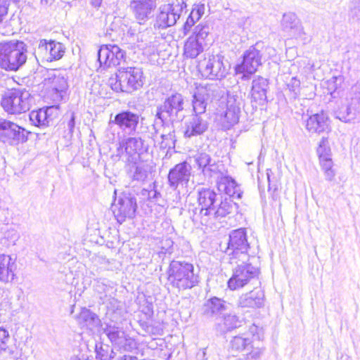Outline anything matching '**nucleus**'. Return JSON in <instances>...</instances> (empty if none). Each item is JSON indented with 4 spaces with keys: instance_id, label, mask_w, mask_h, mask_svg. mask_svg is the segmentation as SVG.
I'll return each mask as SVG.
<instances>
[{
    "instance_id": "09e8293b",
    "label": "nucleus",
    "mask_w": 360,
    "mask_h": 360,
    "mask_svg": "<svg viewBox=\"0 0 360 360\" xmlns=\"http://www.w3.org/2000/svg\"><path fill=\"white\" fill-rule=\"evenodd\" d=\"M221 173L219 165L214 160L210 162L208 167L205 168L204 175L207 176H212L214 174Z\"/></svg>"
},
{
    "instance_id": "8fccbe9b",
    "label": "nucleus",
    "mask_w": 360,
    "mask_h": 360,
    "mask_svg": "<svg viewBox=\"0 0 360 360\" xmlns=\"http://www.w3.org/2000/svg\"><path fill=\"white\" fill-rule=\"evenodd\" d=\"M141 193L142 195L147 196L148 200L153 202L157 201L158 199L161 196L160 193L154 188L150 190L143 189Z\"/></svg>"
},
{
    "instance_id": "dca6fc26",
    "label": "nucleus",
    "mask_w": 360,
    "mask_h": 360,
    "mask_svg": "<svg viewBox=\"0 0 360 360\" xmlns=\"http://www.w3.org/2000/svg\"><path fill=\"white\" fill-rule=\"evenodd\" d=\"M26 130L16 123L0 119V140L9 145H17L27 141Z\"/></svg>"
},
{
    "instance_id": "3c124183",
    "label": "nucleus",
    "mask_w": 360,
    "mask_h": 360,
    "mask_svg": "<svg viewBox=\"0 0 360 360\" xmlns=\"http://www.w3.org/2000/svg\"><path fill=\"white\" fill-rule=\"evenodd\" d=\"M196 21H198V20H195L193 17H191V15H189L183 27L184 35H186L188 34V32L190 31L191 28L194 25Z\"/></svg>"
},
{
    "instance_id": "393cba45",
    "label": "nucleus",
    "mask_w": 360,
    "mask_h": 360,
    "mask_svg": "<svg viewBox=\"0 0 360 360\" xmlns=\"http://www.w3.org/2000/svg\"><path fill=\"white\" fill-rule=\"evenodd\" d=\"M305 122V127L310 133L320 134L329 129L328 117L323 111L310 115Z\"/></svg>"
},
{
    "instance_id": "7ed1b4c3",
    "label": "nucleus",
    "mask_w": 360,
    "mask_h": 360,
    "mask_svg": "<svg viewBox=\"0 0 360 360\" xmlns=\"http://www.w3.org/2000/svg\"><path fill=\"white\" fill-rule=\"evenodd\" d=\"M110 85L116 92L131 94L143 85V71L137 67L120 68L115 78H110Z\"/></svg>"
},
{
    "instance_id": "bb28decb",
    "label": "nucleus",
    "mask_w": 360,
    "mask_h": 360,
    "mask_svg": "<svg viewBox=\"0 0 360 360\" xmlns=\"http://www.w3.org/2000/svg\"><path fill=\"white\" fill-rule=\"evenodd\" d=\"M68 84L67 79L61 75H54L51 79V96L53 101L60 102L65 100L67 98V91Z\"/></svg>"
},
{
    "instance_id": "e2e57ef3",
    "label": "nucleus",
    "mask_w": 360,
    "mask_h": 360,
    "mask_svg": "<svg viewBox=\"0 0 360 360\" xmlns=\"http://www.w3.org/2000/svg\"><path fill=\"white\" fill-rule=\"evenodd\" d=\"M53 1V0H41V4L46 5L51 4Z\"/></svg>"
},
{
    "instance_id": "ddd939ff",
    "label": "nucleus",
    "mask_w": 360,
    "mask_h": 360,
    "mask_svg": "<svg viewBox=\"0 0 360 360\" xmlns=\"http://www.w3.org/2000/svg\"><path fill=\"white\" fill-rule=\"evenodd\" d=\"M112 211L120 224L127 218H132L137 208L136 199L130 193L123 192L116 197L112 204Z\"/></svg>"
},
{
    "instance_id": "f8f14e48",
    "label": "nucleus",
    "mask_w": 360,
    "mask_h": 360,
    "mask_svg": "<svg viewBox=\"0 0 360 360\" xmlns=\"http://www.w3.org/2000/svg\"><path fill=\"white\" fill-rule=\"evenodd\" d=\"M260 44L257 43L245 51L243 56V61L236 66L237 74H243L242 79H248L262 65V54L259 49Z\"/></svg>"
},
{
    "instance_id": "423d86ee",
    "label": "nucleus",
    "mask_w": 360,
    "mask_h": 360,
    "mask_svg": "<svg viewBox=\"0 0 360 360\" xmlns=\"http://www.w3.org/2000/svg\"><path fill=\"white\" fill-rule=\"evenodd\" d=\"M232 89L227 92L226 102H221V105L218 109L217 114L220 116L222 127L225 129H229L237 124L239 120L240 105L242 104L241 91L238 87Z\"/></svg>"
},
{
    "instance_id": "ea45409f",
    "label": "nucleus",
    "mask_w": 360,
    "mask_h": 360,
    "mask_svg": "<svg viewBox=\"0 0 360 360\" xmlns=\"http://www.w3.org/2000/svg\"><path fill=\"white\" fill-rule=\"evenodd\" d=\"M150 167L145 163L139 165L136 164L134 171H131V177L133 181L143 182L146 181L148 176Z\"/></svg>"
},
{
    "instance_id": "13d9d810",
    "label": "nucleus",
    "mask_w": 360,
    "mask_h": 360,
    "mask_svg": "<svg viewBox=\"0 0 360 360\" xmlns=\"http://www.w3.org/2000/svg\"><path fill=\"white\" fill-rule=\"evenodd\" d=\"M6 237L10 238L13 242H15L19 238V234L16 231L12 229L7 232Z\"/></svg>"
},
{
    "instance_id": "39448f33",
    "label": "nucleus",
    "mask_w": 360,
    "mask_h": 360,
    "mask_svg": "<svg viewBox=\"0 0 360 360\" xmlns=\"http://www.w3.org/2000/svg\"><path fill=\"white\" fill-rule=\"evenodd\" d=\"M184 96L179 93L172 94L157 106L155 116L162 126L181 121L184 117Z\"/></svg>"
},
{
    "instance_id": "0eeeda50",
    "label": "nucleus",
    "mask_w": 360,
    "mask_h": 360,
    "mask_svg": "<svg viewBox=\"0 0 360 360\" xmlns=\"http://www.w3.org/2000/svg\"><path fill=\"white\" fill-rule=\"evenodd\" d=\"M31 101V95L25 89H13L3 96L1 105L8 114L17 115L29 110Z\"/></svg>"
},
{
    "instance_id": "c9c22d12",
    "label": "nucleus",
    "mask_w": 360,
    "mask_h": 360,
    "mask_svg": "<svg viewBox=\"0 0 360 360\" xmlns=\"http://www.w3.org/2000/svg\"><path fill=\"white\" fill-rule=\"evenodd\" d=\"M94 290L99 295V298L105 302L111 297L113 288L108 283L105 279L99 278L95 280Z\"/></svg>"
},
{
    "instance_id": "0e129e2a",
    "label": "nucleus",
    "mask_w": 360,
    "mask_h": 360,
    "mask_svg": "<svg viewBox=\"0 0 360 360\" xmlns=\"http://www.w3.org/2000/svg\"><path fill=\"white\" fill-rule=\"evenodd\" d=\"M165 243H167V245H168L169 246L173 244V242L170 240H166Z\"/></svg>"
},
{
    "instance_id": "774afa93",
    "label": "nucleus",
    "mask_w": 360,
    "mask_h": 360,
    "mask_svg": "<svg viewBox=\"0 0 360 360\" xmlns=\"http://www.w3.org/2000/svg\"><path fill=\"white\" fill-rule=\"evenodd\" d=\"M12 359H13V360H15V356H13V357H12Z\"/></svg>"
},
{
    "instance_id": "4be33fe9",
    "label": "nucleus",
    "mask_w": 360,
    "mask_h": 360,
    "mask_svg": "<svg viewBox=\"0 0 360 360\" xmlns=\"http://www.w3.org/2000/svg\"><path fill=\"white\" fill-rule=\"evenodd\" d=\"M282 30L296 39H300L305 43L309 41L304 31V27L296 15L292 13H285L281 20Z\"/></svg>"
},
{
    "instance_id": "20e7f679",
    "label": "nucleus",
    "mask_w": 360,
    "mask_h": 360,
    "mask_svg": "<svg viewBox=\"0 0 360 360\" xmlns=\"http://www.w3.org/2000/svg\"><path fill=\"white\" fill-rule=\"evenodd\" d=\"M220 194L210 188H200L198 190V207L189 210L192 220L202 225H207L211 221V212L219 201Z\"/></svg>"
},
{
    "instance_id": "4468645a",
    "label": "nucleus",
    "mask_w": 360,
    "mask_h": 360,
    "mask_svg": "<svg viewBox=\"0 0 360 360\" xmlns=\"http://www.w3.org/2000/svg\"><path fill=\"white\" fill-rule=\"evenodd\" d=\"M142 149L143 140L140 137H128L120 143L115 156L127 164L136 165Z\"/></svg>"
},
{
    "instance_id": "1a4fd4ad",
    "label": "nucleus",
    "mask_w": 360,
    "mask_h": 360,
    "mask_svg": "<svg viewBox=\"0 0 360 360\" xmlns=\"http://www.w3.org/2000/svg\"><path fill=\"white\" fill-rule=\"evenodd\" d=\"M238 261L240 263L237 264L232 276L228 281V287L232 290L244 287L252 279L257 278L259 272L257 268L248 262L249 260L238 259Z\"/></svg>"
},
{
    "instance_id": "4c0bfd02",
    "label": "nucleus",
    "mask_w": 360,
    "mask_h": 360,
    "mask_svg": "<svg viewBox=\"0 0 360 360\" xmlns=\"http://www.w3.org/2000/svg\"><path fill=\"white\" fill-rule=\"evenodd\" d=\"M162 127H164V129L163 132L160 134V137L162 139V141L160 143V148L169 149L174 148L176 141L174 130L172 129V127H171L169 124Z\"/></svg>"
},
{
    "instance_id": "052dcab7",
    "label": "nucleus",
    "mask_w": 360,
    "mask_h": 360,
    "mask_svg": "<svg viewBox=\"0 0 360 360\" xmlns=\"http://www.w3.org/2000/svg\"><path fill=\"white\" fill-rule=\"evenodd\" d=\"M338 360H352V359L347 354H341V355L338 357Z\"/></svg>"
},
{
    "instance_id": "f3484780",
    "label": "nucleus",
    "mask_w": 360,
    "mask_h": 360,
    "mask_svg": "<svg viewBox=\"0 0 360 360\" xmlns=\"http://www.w3.org/2000/svg\"><path fill=\"white\" fill-rule=\"evenodd\" d=\"M125 52L115 44L102 45L98 51V60L103 70L120 65Z\"/></svg>"
},
{
    "instance_id": "603ef678",
    "label": "nucleus",
    "mask_w": 360,
    "mask_h": 360,
    "mask_svg": "<svg viewBox=\"0 0 360 360\" xmlns=\"http://www.w3.org/2000/svg\"><path fill=\"white\" fill-rule=\"evenodd\" d=\"M259 327L255 324H252L249 327L248 330L247 332L244 333L243 334H248V337H249V338L251 335L252 336L251 339L253 340L256 336L257 337V338H259Z\"/></svg>"
},
{
    "instance_id": "c85d7f7f",
    "label": "nucleus",
    "mask_w": 360,
    "mask_h": 360,
    "mask_svg": "<svg viewBox=\"0 0 360 360\" xmlns=\"http://www.w3.org/2000/svg\"><path fill=\"white\" fill-rule=\"evenodd\" d=\"M264 293L262 290H255L243 294L238 299L240 307L259 308L264 305Z\"/></svg>"
},
{
    "instance_id": "a211bd4d",
    "label": "nucleus",
    "mask_w": 360,
    "mask_h": 360,
    "mask_svg": "<svg viewBox=\"0 0 360 360\" xmlns=\"http://www.w3.org/2000/svg\"><path fill=\"white\" fill-rule=\"evenodd\" d=\"M65 51V46L55 40L40 39L37 47V54L42 59L51 62L60 59Z\"/></svg>"
},
{
    "instance_id": "e433bc0d",
    "label": "nucleus",
    "mask_w": 360,
    "mask_h": 360,
    "mask_svg": "<svg viewBox=\"0 0 360 360\" xmlns=\"http://www.w3.org/2000/svg\"><path fill=\"white\" fill-rule=\"evenodd\" d=\"M131 8L133 10L136 19L141 24V21L147 20L152 15L156 7L131 3Z\"/></svg>"
},
{
    "instance_id": "c756f323",
    "label": "nucleus",
    "mask_w": 360,
    "mask_h": 360,
    "mask_svg": "<svg viewBox=\"0 0 360 360\" xmlns=\"http://www.w3.org/2000/svg\"><path fill=\"white\" fill-rule=\"evenodd\" d=\"M226 309V302L217 297H213L207 300L202 307L203 315L209 318H217Z\"/></svg>"
},
{
    "instance_id": "9b49d317",
    "label": "nucleus",
    "mask_w": 360,
    "mask_h": 360,
    "mask_svg": "<svg viewBox=\"0 0 360 360\" xmlns=\"http://www.w3.org/2000/svg\"><path fill=\"white\" fill-rule=\"evenodd\" d=\"M250 243L248 241L246 229L244 228L233 230L229 233V240L226 252L232 255V259L249 260L248 250Z\"/></svg>"
},
{
    "instance_id": "f257e3e1",
    "label": "nucleus",
    "mask_w": 360,
    "mask_h": 360,
    "mask_svg": "<svg viewBox=\"0 0 360 360\" xmlns=\"http://www.w3.org/2000/svg\"><path fill=\"white\" fill-rule=\"evenodd\" d=\"M167 276L170 285L179 290L191 289L200 282L198 273L195 272L194 266L185 261L172 260L167 270Z\"/></svg>"
},
{
    "instance_id": "6e6d98bb",
    "label": "nucleus",
    "mask_w": 360,
    "mask_h": 360,
    "mask_svg": "<svg viewBox=\"0 0 360 360\" xmlns=\"http://www.w3.org/2000/svg\"><path fill=\"white\" fill-rule=\"evenodd\" d=\"M156 1L157 0H132V1L131 3L138 4L139 5H141V4L148 5L150 6L156 7L157 6Z\"/></svg>"
},
{
    "instance_id": "37998d69",
    "label": "nucleus",
    "mask_w": 360,
    "mask_h": 360,
    "mask_svg": "<svg viewBox=\"0 0 360 360\" xmlns=\"http://www.w3.org/2000/svg\"><path fill=\"white\" fill-rule=\"evenodd\" d=\"M334 113L335 117L342 122H347L351 119V108L347 104H342Z\"/></svg>"
},
{
    "instance_id": "49530a36",
    "label": "nucleus",
    "mask_w": 360,
    "mask_h": 360,
    "mask_svg": "<svg viewBox=\"0 0 360 360\" xmlns=\"http://www.w3.org/2000/svg\"><path fill=\"white\" fill-rule=\"evenodd\" d=\"M210 30L208 25L199 24L195 27L193 34L191 37H196L198 41H201L203 43L210 33Z\"/></svg>"
},
{
    "instance_id": "aec40b11",
    "label": "nucleus",
    "mask_w": 360,
    "mask_h": 360,
    "mask_svg": "<svg viewBox=\"0 0 360 360\" xmlns=\"http://www.w3.org/2000/svg\"><path fill=\"white\" fill-rule=\"evenodd\" d=\"M181 8L173 4H165L159 8V13L156 17L155 25L160 29H165L176 24L180 18Z\"/></svg>"
},
{
    "instance_id": "79ce46f5",
    "label": "nucleus",
    "mask_w": 360,
    "mask_h": 360,
    "mask_svg": "<svg viewBox=\"0 0 360 360\" xmlns=\"http://www.w3.org/2000/svg\"><path fill=\"white\" fill-rule=\"evenodd\" d=\"M316 151L319 159L331 157V149L327 137H322Z\"/></svg>"
},
{
    "instance_id": "58836bf2",
    "label": "nucleus",
    "mask_w": 360,
    "mask_h": 360,
    "mask_svg": "<svg viewBox=\"0 0 360 360\" xmlns=\"http://www.w3.org/2000/svg\"><path fill=\"white\" fill-rule=\"evenodd\" d=\"M104 333L108 336L112 343L122 345L125 340V333L121 328L115 326H107Z\"/></svg>"
},
{
    "instance_id": "9d476101",
    "label": "nucleus",
    "mask_w": 360,
    "mask_h": 360,
    "mask_svg": "<svg viewBox=\"0 0 360 360\" xmlns=\"http://www.w3.org/2000/svg\"><path fill=\"white\" fill-rule=\"evenodd\" d=\"M224 57L219 55H209L198 63V70L201 75L210 79H221L229 72V67L224 65Z\"/></svg>"
},
{
    "instance_id": "864d4df0",
    "label": "nucleus",
    "mask_w": 360,
    "mask_h": 360,
    "mask_svg": "<svg viewBox=\"0 0 360 360\" xmlns=\"http://www.w3.org/2000/svg\"><path fill=\"white\" fill-rule=\"evenodd\" d=\"M8 4L5 1L0 0V22L3 21L8 13Z\"/></svg>"
},
{
    "instance_id": "a18cd8bd",
    "label": "nucleus",
    "mask_w": 360,
    "mask_h": 360,
    "mask_svg": "<svg viewBox=\"0 0 360 360\" xmlns=\"http://www.w3.org/2000/svg\"><path fill=\"white\" fill-rule=\"evenodd\" d=\"M320 163L325 172L326 179L331 181L335 176L334 171L332 169L333 162L331 157L320 158Z\"/></svg>"
},
{
    "instance_id": "412c9836",
    "label": "nucleus",
    "mask_w": 360,
    "mask_h": 360,
    "mask_svg": "<svg viewBox=\"0 0 360 360\" xmlns=\"http://www.w3.org/2000/svg\"><path fill=\"white\" fill-rule=\"evenodd\" d=\"M191 174V166L187 162L176 165L168 174V182L171 188L176 190L179 185H187Z\"/></svg>"
},
{
    "instance_id": "de8ad7c7",
    "label": "nucleus",
    "mask_w": 360,
    "mask_h": 360,
    "mask_svg": "<svg viewBox=\"0 0 360 360\" xmlns=\"http://www.w3.org/2000/svg\"><path fill=\"white\" fill-rule=\"evenodd\" d=\"M205 6L203 4H194L193 8L190 13L191 17L199 20L205 13Z\"/></svg>"
},
{
    "instance_id": "bf43d9fd",
    "label": "nucleus",
    "mask_w": 360,
    "mask_h": 360,
    "mask_svg": "<svg viewBox=\"0 0 360 360\" xmlns=\"http://www.w3.org/2000/svg\"><path fill=\"white\" fill-rule=\"evenodd\" d=\"M118 360H137V358L136 356L124 355L123 356L120 357Z\"/></svg>"
},
{
    "instance_id": "473e14b6",
    "label": "nucleus",
    "mask_w": 360,
    "mask_h": 360,
    "mask_svg": "<svg viewBox=\"0 0 360 360\" xmlns=\"http://www.w3.org/2000/svg\"><path fill=\"white\" fill-rule=\"evenodd\" d=\"M240 321L237 316L226 314L223 316L216 324V330L220 333H224L240 326Z\"/></svg>"
},
{
    "instance_id": "a878e982",
    "label": "nucleus",
    "mask_w": 360,
    "mask_h": 360,
    "mask_svg": "<svg viewBox=\"0 0 360 360\" xmlns=\"http://www.w3.org/2000/svg\"><path fill=\"white\" fill-rule=\"evenodd\" d=\"M56 109L53 106L46 108H40L37 110H32L30 113L31 123L38 127H48L53 120V112Z\"/></svg>"
},
{
    "instance_id": "2f4dec72",
    "label": "nucleus",
    "mask_w": 360,
    "mask_h": 360,
    "mask_svg": "<svg viewBox=\"0 0 360 360\" xmlns=\"http://www.w3.org/2000/svg\"><path fill=\"white\" fill-rule=\"evenodd\" d=\"M218 189L224 191L230 197L240 198L242 195L236 181L228 176L221 177L218 182Z\"/></svg>"
},
{
    "instance_id": "6ab92c4d",
    "label": "nucleus",
    "mask_w": 360,
    "mask_h": 360,
    "mask_svg": "<svg viewBox=\"0 0 360 360\" xmlns=\"http://www.w3.org/2000/svg\"><path fill=\"white\" fill-rule=\"evenodd\" d=\"M139 120L140 115L138 113L129 110H122L115 115L113 119L110 117L108 125L116 124L122 131L130 134L136 131Z\"/></svg>"
},
{
    "instance_id": "5fc2aeb1",
    "label": "nucleus",
    "mask_w": 360,
    "mask_h": 360,
    "mask_svg": "<svg viewBox=\"0 0 360 360\" xmlns=\"http://www.w3.org/2000/svg\"><path fill=\"white\" fill-rule=\"evenodd\" d=\"M300 86V82L297 77H292L288 84V88L290 91L295 92Z\"/></svg>"
},
{
    "instance_id": "cd10ccee",
    "label": "nucleus",
    "mask_w": 360,
    "mask_h": 360,
    "mask_svg": "<svg viewBox=\"0 0 360 360\" xmlns=\"http://www.w3.org/2000/svg\"><path fill=\"white\" fill-rule=\"evenodd\" d=\"M208 129V122L202 115H193L186 124L184 136L187 138L202 134Z\"/></svg>"
},
{
    "instance_id": "6e6552de",
    "label": "nucleus",
    "mask_w": 360,
    "mask_h": 360,
    "mask_svg": "<svg viewBox=\"0 0 360 360\" xmlns=\"http://www.w3.org/2000/svg\"><path fill=\"white\" fill-rule=\"evenodd\" d=\"M223 91L217 84H208L199 85L193 95L192 105L194 115H202L210 99H217L223 94Z\"/></svg>"
},
{
    "instance_id": "f03ea898",
    "label": "nucleus",
    "mask_w": 360,
    "mask_h": 360,
    "mask_svg": "<svg viewBox=\"0 0 360 360\" xmlns=\"http://www.w3.org/2000/svg\"><path fill=\"white\" fill-rule=\"evenodd\" d=\"M27 46L22 41L0 43V68L16 72L27 60Z\"/></svg>"
},
{
    "instance_id": "72a5a7b5",
    "label": "nucleus",
    "mask_w": 360,
    "mask_h": 360,
    "mask_svg": "<svg viewBox=\"0 0 360 360\" xmlns=\"http://www.w3.org/2000/svg\"><path fill=\"white\" fill-rule=\"evenodd\" d=\"M203 43L196 37H190L184 44V54L186 58H195L203 51Z\"/></svg>"
},
{
    "instance_id": "69168bd1",
    "label": "nucleus",
    "mask_w": 360,
    "mask_h": 360,
    "mask_svg": "<svg viewBox=\"0 0 360 360\" xmlns=\"http://www.w3.org/2000/svg\"><path fill=\"white\" fill-rule=\"evenodd\" d=\"M266 175H267L268 181L270 184V175H269V172H267Z\"/></svg>"
},
{
    "instance_id": "5701e85b",
    "label": "nucleus",
    "mask_w": 360,
    "mask_h": 360,
    "mask_svg": "<svg viewBox=\"0 0 360 360\" xmlns=\"http://www.w3.org/2000/svg\"><path fill=\"white\" fill-rule=\"evenodd\" d=\"M269 89L268 79L257 77L252 80L251 88V102L263 105L266 101V92Z\"/></svg>"
},
{
    "instance_id": "4d7b16f0",
    "label": "nucleus",
    "mask_w": 360,
    "mask_h": 360,
    "mask_svg": "<svg viewBox=\"0 0 360 360\" xmlns=\"http://www.w3.org/2000/svg\"><path fill=\"white\" fill-rule=\"evenodd\" d=\"M75 126V115L74 112L70 113V120L68 122V128L70 134L73 133Z\"/></svg>"
},
{
    "instance_id": "f704fd0d",
    "label": "nucleus",
    "mask_w": 360,
    "mask_h": 360,
    "mask_svg": "<svg viewBox=\"0 0 360 360\" xmlns=\"http://www.w3.org/2000/svg\"><path fill=\"white\" fill-rule=\"evenodd\" d=\"M233 209V204L230 200L225 199L224 200H221V198H219V201L216 204V205L213 208V211L211 212V220L212 219H220L227 214L231 212Z\"/></svg>"
},
{
    "instance_id": "338daca9",
    "label": "nucleus",
    "mask_w": 360,
    "mask_h": 360,
    "mask_svg": "<svg viewBox=\"0 0 360 360\" xmlns=\"http://www.w3.org/2000/svg\"><path fill=\"white\" fill-rule=\"evenodd\" d=\"M112 354H114V352H113V351H112V350H111V354H110V359L113 358Z\"/></svg>"
},
{
    "instance_id": "680f3d73",
    "label": "nucleus",
    "mask_w": 360,
    "mask_h": 360,
    "mask_svg": "<svg viewBox=\"0 0 360 360\" xmlns=\"http://www.w3.org/2000/svg\"><path fill=\"white\" fill-rule=\"evenodd\" d=\"M102 0H92L91 4L95 7H98L101 4Z\"/></svg>"
},
{
    "instance_id": "2eb2a0df",
    "label": "nucleus",
    "mask_w": 360,
    "mask_h": 360,
    "mask_svg": "<svg viewBox=\"0 0 360 360\" xmlns=\"http://www.w3.org/2000/svg\"><path fill=\"white\" fill-rule=\"evenodd\" d=\"M253 340L248 337V334L234 336L230 342V348L233 352L243 353L246 360H254L261 357L264 352L262 347H255Z\"/></svg>"
},
{
    "instance_id": "b1692460",
    "label": "nucleus",
    "mask_w": 360,
    "mask_h": 360,
    "mask_svg": "<svg viewBox=\"0 0 360 360\" xmlns=\"http://www.w3.org/2000/svg\"><path fill=\"white\" fill-rule=\"evenodd\" d=\"M76 319L81 328L89 330L92 333L98 331L101 326V321L99 317L86 308L82 309Z\"/></svg>"
},
{
    "instance_id": "7c9ffc66",
    "label": "nucleus",
    "mask_w": 360,
    "mask_h": 360,
    "mask_svg": "<svg viewBox=\"0 0 360 360\" xmlns=\"http://www.w3.org/2000/svg\"><path fill=\"white\" fill-rule=\"evenodd\" d=\"M16 265L12 258L6 255H0V281L3 283L13 281Z\"/></svg>"
},
{
    "instance_id": "c03bdc74",
    "label": "nucleus",
    "mask_w": 360,
    "mask_h": 360,
    "mask_svg": "<svg viewBox=\"0 0 360 360\" xmlns=\"http://www.w3.org/2000/svg\"><path fill=\"white\" fill-rule=\"evenodd\" d=\"M212 159L210 155L205 153H200L195 155V162L197 164L198 169L202 170L204 174L205 168L208 167Z\"/></svg>"
},
{
    "instance_id": "a19ab883",
    "label": "nucleus",
    "mask_w": 360,
    "mask_h": 360,
    "mask_svg": "<svg viewBox=\"0 0 360 360\" xmlns=\"http://www.w3.org/2000/svg\"><path fill=\"white\" fill-rule=\"evenodd\" d=\"M10 336L8 331L5 328H0V354L2 352L13 355L14 352L8 347Z\"/></svg>"
}]
</instances>
